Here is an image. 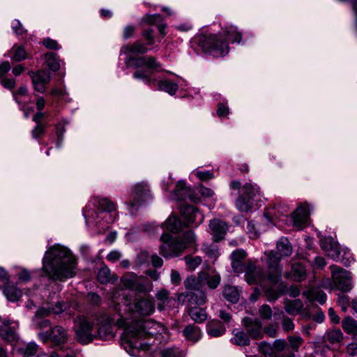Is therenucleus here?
Wrapping results in <instances>:
<instances>
[{"label": "nucleus", "mask_w": 357, "mask_h": 357, "mask_svg": "<svg viewBox=\"0 0 357 357\" xmlns=\"http://www.w3.org/2000/svg\"><path fill=\"white\" fill-rule=\"evenodd\" d=\"M42 269L44 275L63 280L75 275L76 260L68 249L53 247L45 253Z\"/></svg>", "instance_id": "f257e3e1"}, {"label": "nucleus", "mask_w": 357, "mask_h": 357, "mask_svg": "<svg viewBox=\"0 0 357 357\" xmlns=\"http://www.w3.org/2000/svg\"><path fill=\"white\" fill-rule=\"evenodd\" d=\"M125 327L122 344L131 355H135V350L139 348L145 349L141 340L156 336L165 331L162 325L151 319L126 321Z\"/></svg>", "instance_id": "f03ea898"}, {"label": "nucleus", "mask_w": 357, "mask_h": 357, "mask_svg": "<svg viewBox=\"0 0 357 357\" xmlns=\"http://www.w3.org/2000/svg\"><path fill=\"white\" fill-rule=\"evenodd\" d=\"M160 240L162 245L160 247V253L165 258L179 256L186 248L196 244V236L190 230L174 238L168 234H163Z\"/></svg>", "instance_id": "7ed1b4c3"}, {"label": "nucleus", "mask_w": 357, "mask_h": 357, "mask_svg": "<svg viewBox=\"0 0 357 357\" xmlns=\"http://www.w3.org/2000/svg\"><path fill=\"white\" fill-rule=\"evenodd\" d=\"M245 280L249 284H259L266 292L269 300H276L282 292L274 291L268 287V275H265L263 268L256 261L249 260L243 269Z\"/></svg>", "instance_id": "20e7f679"}, {"label": "nucleus", "mask_w": 357, "mask_h": 357, "mask_svg": "<svg viewBox=\"0 0 357 357\" xmlns=\"http://www.w3.org/2000/svg\"><path fill=\"white\" fill-rule=\"evenodd\" d=\"M223 36L216 34H201L197 37V43L206 53L214 56H223L229 52L227 41L222 40Z\"/></svg>", "instance_id": "39448f33"}, {"label": "nucleus", "mask_w": 357, "mask_h": 357, "mask_svg": "<svg viewBox=\"0 0 357 357\" xmlns=\"http://www.w3.org/2000/svg\"><path fill=\"white\" fill-rule=\"evenodd\" d=\"M259 195V188L256 184L246 183L236 201V207L241 212L249 211L252 207V200Z\"/></svg>", "instance_id": "423d86ee"}, {"label": "nucleus", "mask_w": 357, "mask_h": 357, "mask_svg": "<svg viewBox=\"0 0 357 357\" xmlns=\"http://www.w3.org/2000/svg\"><path fill=\"white\" fill-rule=\"evenodd\" d=\"M332 279L336 289L342 292L349 291L352 289L350 273L337 266H331Z\"/></svg>", "instance_id": "0eeeda50"}, {"label": "nucleus", "mask_w": 357, "mask_h": 357, "mask_svg": "<svg viewBox=\"0 0 357 357\" xmlns=\"http://www.w3.org/2000/svg\"><path fill=\"white\" fill-rule=\"evenodd\" d=\"M265 255L267 256L268 280L270 284L275 285L281 279L282 269L280 266V261L282 257L273 251L265 253Z\"/></svg>", "instance_id": "6e6552de"}, {"label": "nucleus", "mask_w": 357, "mask_h": 357, "mask_svg": "<svg viewBox=\"0 0 357 357\" xmlns=\"http://www.w3.org/2000/svg\"><path fill=\"white\" fill-rule=\"evenodd\" d=\"M125 63L128 68H139L145 66L149 69H157L160 67V64L157 62L155 59L150 56L133 57L131 55H128Z\"/></svg>", "instance_id": "1a4fd4ad"}, {"label": "nucleus", "mask_w": 357, "mask_h": 357, "mask_svg": "<svg viewBox=\"0 0 357 357\" xmlns=\"http://www.w3.org/2000/svg\"><path fill=\"white\" fill-rule=\"evenodd\" d=\"M130 196L132 199V206L141 204L150 199V189L146 183H139L132 188Z\"/></svg>", "instance_id": "9d476101"}, {"label": "nucleus", "mask_w": 357, "mask_h": 357, "mask_svg": "<svg viewBox=\"0 0 357 357\" xmlns=\"http://www.w3.org/2000/svg\"><path fill=\"white\" fill-rule=\"evenodd\" d=\"M135 310L141 315H150L155 311V304L149 295L137 296L134 301Z\"/></svg>", "instance_id": "9b49d317"}, {"label": "nucleus", "mask_w": 357, "mask_h": 357, "mask_svg": "<svg viewBox=\"0 0 357 357\" xmlns=\"http://www.w3.org/2000/svg\"><path fill=\"white\" fill-rule=\"evenodd\" d=\"M92 331L93 325L87 319H82L76 331L78 340L82 344L91 342L94 337H96V334H93Z\"/></svg>", "instance_id": "f8f14e48"}, {"label": "nucleus", "mask_w": 357, "mask_h": 357, "mask_svg": "<svg viewBox=\"0 0 357 357\" xmlns=\"http://www.w3.org/2000/svg\"><path fill=\"white\" fill-rule=\"evenodd\" d=\"M29 75L35 91L39 93H44L45 85L49 83L51 79L50 73L47 70H41L36 73L30 72Z\"/></svg>", "instance_id": "ddd939ff"}, {"label": "nucleus", "mask_w": 357, "mask_h": 357, "mask_svg": "<svg viewBox=\"0 0 357 357\" xmlns=\"http://www.w3.org/2000/svg\"><path fill=\"white\" fill-rule=\"evenodd\" d=\"M113 320L107 314H103L98 319V328L96 337L100 339L107 340L113 337L112 324Z\"/></svg>", "instance_id": "4468645a"}, {"label": "nucleus", "mask_w": 357, "mask_h": 357, "mask_svg": "<svg viewBox=\"0 0 357 357\" xmlns=\"http://www.w3.org/2000/svg\"><path fill=\"white\" fill-rule=\"evenodd\" d=\"M244 326L247 333L253 339H261L263 337L262 324L257 319L245 318L243 319Z\"/></svg>", "instance_id": "2eb2a0df"}, {"label": "nucleus", "mask_w": 357, "mask_h": 357, "mask_svg": "<svg viewBox=\"0 0 357 357\" xmlns=\"http://www.w3.org/2000/svg\"><path fill=\"white\" fill-rule=\"evenodd\" d=\"M182 213L188 226L197 227L203 221V215L192 206H186Z\"/></svg>", "instance_id": "dca6fc26"}, {"label": "nucleus", "mask_w": 357, "mask_h": 357, "mask_svg": "<svg viewBox=\"0 0 357 357\" xmlns=\"http://www.w3.org/2000/svg\"><path fill=\"white\" fill-rule=\"evenodd\" d=\"M209 227L215 241H219L222 239L228 229L227 223L219 219L211 220Z\"/></svg>", "instance_id": "f3484780"}, {"label": "nucleus", "mask_w": 357, "mask_h": 357, "mask_svg": "<svg viewBox=\"0 0 357 357\" xmlns=\"http://www.w3.org/2000/svg\"><path fill=\"white\" fill-rule=\"evenodd\" d=\"M11 321L9 319L4 320L0 325V337L9 342H14L17 340L16 328L10 326Z\"/></svg>", "instance_id": "a211bd4d"}, {"label": "nucleus", "mask_w": 357, "mask_h": 357, "mask_svg": "<svg viewBox=\"0 0 357 357\" xmlns=\"http://www.w3.org/2000/svg\"><path fill=\"white\" fill-rule=\"evenodd\" d=\"M310 212L307 207L301 206L293 213L294 225L299 229L304 227L308 222Z\"/></svg>", "instance_id": "6ab92c4d"}, {"label": "nucleus", "mask_w": 357, "mask_h": 357, "mask_svg": "<svg viewBox=\"0 0 357 357\" xmlns=\"http://www.w3.org/2000/svg\"><path fill=\"white\" fill-rule=\"evenodd\" d=\"M245 257L246 252L243 250H236L232 252L231 255V267L234 273H241L243 272L245 265H243L242 261Z\"/></svg>", "instance_id": "aec40b11"}, {"label": "nucleus", "mask_w": 357, "mask_h": 357, "mask_svg": "<svg viewBox=\"0 0 357 357\" xmlns=\"http://www.w3.org/2000/svg\"><path fill=\"white\" fill-rule=\"evenodd\" d=\"M68 340V333L65 328L60 326H56L50 330V341L55 345L65 343Z\"/></svg>", "instance_id": "412c9836"}, {"label": "nucleus", "mask_w": 357, "mask_h": 357, "mask_svg": "<svg viewBox=\"0 0 357 357\" xmlns=\"http://www.w3.org/2000/svg\"><path fill=\"white\" fill-rule=\"evenodd\" d=\"M149 49L145 44L137 41L132 44L123 45L121 49V52L128 55L130 54H144L148 52Z\"/></svg>", "instance_id": "4be33fe9"}, {"label": "nucleus", "mask_w": 357, "mask_h": 357, "mask_svg": "<svg viewBox=\"0 0 357 357\" xmlns=\"http://www.w3.org/2000/svg\"><path fill=\"white\" fill-rule=\"evenodd\" d=\"M284 276L286 278H291L296 282H301L305 278L306 271L301 264H294L291 266V272L286 273Z\"/></svg>", "instance_id": "5701e85b"}, {"label": "nucleus", "mask_w": 357, "mask_h": 357, "mask_svg": "<svg viewBox=\"0 0 357 357\" xmlns=\"http://www.w3.org/2000/svg\"><path fill=\"white\" fill-rule=\"evenodd\" d=\"M155 299L160 311L165 310L172 301L169 291L165 289H161L155 294Z\"/></svg>", "instance_id": "b1692460"}, {"label": "nucleus", "mask_w": 357, "mask_h": 357, "mask_svg": "<svg viewBox=\"0 0 357 357\" xmlns=\"http://www.w3.org/2000/svg\"><path fill=\"white\" fill-rule=\"evenodd\" d=\"M183 335L187 340L196 342L201 338L202 333L198 326L190 324L184 328Z\"/></svg>", "instance_id": "393cba45"}, {"label": "nucleus", "mask_w": 357, "mask_h": 357, "mask_svg": "<svg viewBox=\"0 0 357 357\" xmlns=\"http://www.w3.org/2000/svg\"><path fill=\"white\" fill-rule=\"evenodd\" d=\"M276 253L280 257H289L292 253V247L287 238H281L276 245Z\"/></svg>", "instance_id": "a878e982"}, {"label": "nucleus", "mask_w": 357, "mask_h": 357, "mask_svg": "<svg viewBox=\"0 0 357 357\" xmlns=\"http://www.w3.org/2000/svg\"><path fill=\"white\" fill-rule=\"evenodd\" d=\"M93 204L102 211L112 212L116 209V204L108 198L95 197Z\"/></svg>", "instance_id": "bb28decb"}, {"label": "nucleus", "mask_w": 357, "mask_h": 357, "mask_svg": "<svg viewBox=\"0 0 357 357\" xmlns=\"http://www.w3.org/2000/svg\"><path fill=\"white\" fill-rule=\"evenodd\" d=\"M199 278L203 284L206 283L210 289H215L219 285L221 279L220 275L218 273H199Z\"/></svg>", "instance_id": "cd10ccee"}, {"label": "nucleus", "mask_w": 357, "mask_h": 357, "mask_svg": "<svg viewBox=\"0 0 357 357\" xmlns=\"http://www.w3.org/2000/svg\"><path fill=\"white\" fill-rule=\"evenodd\" d=\"M303 307V303L299 299L286 300L284 301V309L286 312L291 315H296L302 310Z\"/></svg>", "instance_id": "c85d7f7f"}, {"label": "nucleus", "mask_w": 357, "mask_h": 357, "mask_svg": "<svg viewBox=\"0 0 357 357\" xmlns=\"http://www.w3.org/2000/svg\"><path fill=\"white\" fill-rule=\"evenodd\" d=\"M303 295L306 297L310 301H317L320 304H324L326 302V294L317 289H310L307 291H304Z\"/></svg>", "instance_id": "c756f323"}, {"label": "nucleus", "mask_w": 357, "mask_h": 357, "mask_svg": "<svg viewBox=\"0 0 357 357\" xmlns=\"http://www.w3.org/2000/svg\"><path fill=\"white\" fill-rule=\"evenodd\" d=\"M158 89L174 96L178 91V86L176 83L172 82L170 80L163 79L158 82Z\"/></svg>", "instance_id": "7c9ffc66"}, {"label": "nucleus", "mask_w": 357, "mask_h": 357, "mask_svg": "<svg viewBox=\"0 0 357 357\" xmlns=\"http://www.w3.org/2000/svg\"><path fill=\"white\" fill-rule=\"evenodd\" d=\"M189 189L186 187L185 182L179 181L176 183V188L172 192V197L176 200H184L186 198Z\"/></svg>", "instance_id": "2f4dec72"}, {"label": "nucleus", "mask_w": 357, "mask_h": 357, "mask_svg": "<svg viewBox=\"0 0 357 357\" xmlns=\"http://www.w3.org/2000/svg\"><path fill=\"white\" fill-rule=\"evenodd\" d=\"M163 227L173 233H177L181 228V222L178 217L170 215L162 225Z\"/></svg>", "instance_id": "473e14b6"}, {"label": "nucleus", "mask_w": 357, "mask_h": 357, "mask_svg": "<svg viewBox=\"0 0 357 357\" xmlns=\"http://www.w3.org/2000/svg\"><path fill=\"white\" fill-rule=\"evenodd\" d=\"M3 294L8 300L14 302L19 300L22 296V291L13 284H8L3 289Z\"/></svg>", "instance_id": "72a5a7b5"}, {"label": "nucleus", "mask_w": 357, "mask_h": 357, "mask_svg": "<svg viewBox=\"0 0 357 357\" xmlns=\"http://www.w3.org/2000/svg\"><path fill=\"white\" fill-rule=\"evenodd\" d=\"M188 314L191 319L197 323H202L207 319L206 310L202 307H191L189 310Z\"/></svg>", "instance_id": "f704fd0d"}, {"label": "nucleus", "mask_w": 357, "mask_h": 357, "mask_svg": "<svg viewBox=\"0 0 357 357\" xmlns=\"http://www.w3.org/2000/svg\"><path fill=\"white\" fill-rule=\"evenodd\" d=\"M44 56L45 62L50 70L54 72L59 70L61 61L56 54L54 52H48L45 54Z\"/></svg>", "instance_id": "c9c22d12"}, {"label": "nucleus", "mask_w": 357, "mask_h": 357, "mask_svg": "<svg viewBox=\"0 0 357 357\" xmlns=\"http://www.w3.org/2000/svg\"><path fill=\"white\" fill-rule=\"evenodd\" d=\"M223 295L229 302L236 303L239 299V292L236 287L227 285L224 288Z\"/></svg>", "instance_id": "e433bc0d"}, {"label": "nucleus", "mask_w": 357, "mask_h": 357, "mask_svg": "<svg viewBox=\"0 0 357 357\" xmlns=\"http://www.w3.org/2000/svg\"><path fill=\"white\" fill-rule=\"evenodd\" d=\"M224 32L225 35L227 36L232 43H241L242 35L241 33L238 31L237 27L233 25H229L225 27Z\"/></svg>", "instance_id": "4c0bfd02"}, {"label": "nucleus", "mask_w": 357, "mask_h": 357, "mask_svg": "<svg viewBox=\"0 0 357 357\" xmlns=\"http://www.w3.org/2000/svg\"><path fill=\"white\" fill-rule=\"evenodd\" d=\"M203 282L200 280L199 275L198 278H196L195 275H190L184 280V285L189 290H199Z\"/></svg>", "instance_id": "58836bf2"}, {"label": "nucleus", "mask_w": 357, "mask_h": 357, "mask_svg": "<svg viewBox=\"0 0 357 357\" xmlns=\"http://www.w3.org/2000/svg\"><path fill=\"white\" fill-rule=\"evenodd\" d=\"M234 337L232 341L238 346H247L250 344L248 335L243 331H234Z\"/></svg>", "instance_id": "ea45409f"}, {"label": "nucleus", "mask_w": 357, "mask_h": 357, "mask_svg": "<svg viewBox=\"0 0 357 357\" xmlns=\"http://www.w3.org/2000/svg\"><path fill=\"white\" fill-rule=\"evenodd\" d=\"M342 328L349 334L357 335V321L350 317L342 321Z\"/></svg>", "instance_id": "a19ab883"}, {"label": "nucleus", "mask_w": 357, "mask_h": 357, "mask_svg": "<svg viewBox=\"0 0 357 357\" xmlns=\"http://www.w3.org/2000/svg\"><path fill=\"white\" fill-rule=\"evenodd\" d=\"M183 259L185 260L188 269L190 271H195L202 261V257L199 256L192 257L187 255Z\"/></svg>", "instance_id": "79ce46f5"}, {"label": "nucleus", "mask_w": 357, "mask_h": 357, "mask_svg": "<svg viewBox=\"0 0 357 357\" xmlns=\"http://www.w3.org/2000/svg\"><path fill=\"white\" fill-rule=\"evenodd\" d=\"M12 59L15 61H21L26 59L25 50L21 46L15 45L11 49Z\"/></svg>", "instance_id": "37998d69"}, {"label": "nucleus", "mask_w": 357, "mask_h": 357, "mask_svg": "<svg viewBox=\"0 0 357 357\" xmlns=\"http://www.w3.org/2000/svg\"><path fill=\"white\" fill-rule=\"evenodd\" d=\"M343 339V334L340 329H334L328 332L327 340L331 344L340 343Z\"/></svg>", "instance_id": "c03bdc74"}, {"label": "nucleus", "mask_w": 357, "mask_h": 357, "mask_svg": "<svg viewBox=\"0 0 357 357\" xmlns=\"http://www.w3.org/2000/svg\"><path fill=\"white\" fill-rule=\"evenodd\" d=\"M98 280L102 284H107L112 280L111 271L108 267L103 266L100 269Z\"/></svg>", "instance_id": "a18cd8bd"}, {"label": "nucleus", "mask_w": 357, "mask_h": 357, "mask_svg": "<svg viewBox=\"0 0 357 357\" xmlns=\"http://www.w3.org/2000/svg\"><path fill=\"white\" fill-rule=\"evenodd\" d=\"M27 91L28 90L26 86H22L19 88L17 91L13 93V96L15 101L17 102L19 105L21 106V109H24V107H25V104L23 102L22 97L26 96Z\"/></svg>", "instance_id": "49530a36"}, {"label": "nucleus", "mask_w": 357, "mask_h": 357, "mask_svg": "<svg viewBox=\"0 0 357 357\" xmlns=\"http://www.w3.org/2000/svg\"><path fill=\"white\" fill-rule=\"evenodd\" d=\"M143 21L148 24L157 26L163 21V19L159 14L146 15L143 17Z\"/></svg>", "instance_id": "de8ad7c7"}, {"label": "nucleus", "mask_w": 357, "mask_h": 357, "mask_svg": "<svg viewBox=\"0 0 357 357\" xmlns=\"http://www.w3.org/2000/svg\"><path fill=\"white\" fill-rule=\"evenodd\" d=\"M137 277L136 275H126L121 278V282L126 288L132 290Z\"/></svg>", "instance_id": "09e8293b"}, {"label": "nucleus", "mask_w": 357, "mask_h": 357, "mask_svg": "<svg viewBox=\"0 0 357 357\" xmlns=\"http://www.w3.org/2000/svg\"><path fill=\"white\" fill-rule=\"evenodd\" d=\"M133 77L135 79H143L146 84L151 85L154 80H153L148 73L145 70H137L133 74Z\"/></svg>", "instance_id": "8fccbe9b"}, {"label": "nucleus", "mask_w": 357, "mask_h": 357, "mask_svg": "<svg viewBox=\"0 0 357 357\" xmlns=\"http://www.w3.org/2000/svg\"><path fill=\"white\" fill-rule=\"evenodd\" d=\"M204 252L211 258L216 259L219 255L218 246L215 244L204 245Z\"/></svg>", "instance_id": "3c124183"}, {"label": "nucleus", "mask_w": 357, "mask_h": 357, "mask_svg": "<svg viewBox=\"0 0 357 357\" xmlns=\"http://www.w3.org/2000/svg\"><path fill=\"white\" fill-rule=\"evenodd\" d=\"M336 244L337 243L331 237H325L320 240V245L326 252Z\"/></svg>", "instance_id": "603ef678"}, {"label": "nucleus", "mask_w": 357, "mask_h": 357, "mask_svg": "<svg viewBox=\"0 0 357 357\" xmlns=\"http://www.w3.org/2000/svg\"><path fill=\"white\" fill-rule=\"evenodd\" d=\"M38 349V346L34 342L29 343L24 350V355L25 357H31L34 356Z\"/></svg>", "instance_id": "864d4df0"}, {"label": "nucleus", "mask_w": 357, "mask_h": 357, "mask_svg": "<svg viewBox=\"0 0 357 357\" xmlns=\"http://www.w3.org/2000/svg\"><path fill=\"white\" fill-rule=\"evenodd\" d=\"M288 340L289 342L290 347L294 349L297 351L299 347L303 342V340L301 336H289Z\"/></svg>", "instance_id": "5fc2aeb1"}, {"label": "nucleus", "mask_w": 357, "mask_h": 357, "mask_svg": "<svg viewBox=\"0 0 357 357\" xmlns=\"http://www.w3.org/2000/svg\"><path fill=\"white\" fill-rule=\"evenodd\" d=\"M132 290L141 293L149 291V289L146 285L145 284L144 278L142 277H137V279L135 284V287H133Z\"/></svg>", "instance_id": "6e6d98bb"}, {"label": "nucleus", "mask_w": 357, "mask_h": 357, "mask_svg": "<svg viewBox=\"0 0 357 357\" xmlns=\"http://www.w3.org/2000/svg\"><path fill=\"white\" fill-rule=\"evenodd\" d=\"M66 132L65 125L63 123H59L56 126V135L57 136V146H60L63 139V135Z\"/></svg>", "instance_id": "4d7b16f0"}, {"label": "nucleus", "mask_w": 357, "mask_h": 357, "mask_svg": "<svg viewBox=\"0 0 357 357\" xmlns=\"http://www.w3.org/2000/svg\"><path fill=\"white\" fill-rule=\"evenodd\" d=\"M142 36L146 40L147 45H152L155 43V40L153 37V30L151 29H149L142 32Z\"/></svg>", "instance_id": "13d9d810"}, {"label": "nucleus", "mask_w": 357, "mask_h": 357, "mask_svg": "<svg viewBox=\"0 0 357 357\" xmlns=\"http://www.w3.org/2000/svg\"><path fill=\"white\" fill-rule=\"evenodd\" d=\"M260 316L265 319H269L272 316L271 308L268 305H263L259 310Z\"/></svg>", "instance_id": "bf43d9fd"}, {"label": "nucleus", "mask_w": 357, "mask_h": 357, "mask_svg": "<svg viewBox=\"0 0 357 357\" xmlns=\"http://www.w3.org/2000/svg\"><path fill=\"white\" fill-rule=\"evenodd\" d=\"M43 44L45 47L51 50H59L60 48V46L56 40L49 38L44 39Z\"/></svg>", "instance_id": "052dcab7"}, {"label": "nucleus", "mask_w": 357, "mask_h": 357, "mask_svg": "<svg viewBox=\"0 0 357 357\" xmlns=\"http://www.w3.org/2000/svg\"><path fill=\"white\" fill-rule=\"evenodd\" d=\"M326 253L329 257L335 260L337 259L340 254L339 244L333 245V248H331L329 250H328Z\"/></svg>", "instance_id": "680f3d73"}, {"label": "nucleus", "mask_w": 357, "mask_h": 357, "mask_svg": "<svg viewBox=\"0 0 357 357\" xmlns=\"http://www.w3.org/2000/svg\"><path fill=\"white\" fill-rule=\"evenodd\" d=\"M45 132V127L43 124H36L31 132L32 137L35 139L39 138Z\"/></svg>", "instance_id": "e2e57ef3"}, {"label": "nucleus", "mask_w": 357, "mask_h": 357, "mask_svg": "<svg viewBox=\"0 0 357 357\" xmlns=\"http://www.w3.org/2000/svg\"><path fill=\"white\" fill-rule=\"evenodd\" d=\"M282 326L284 331L289 332L294 328V324L290 318L285 317L282 320Z\"/></svg>", "instance_id": "0e129e2a"}, {"label": "nucleus", "mask_w": 357, "mask_h": 357, "mask_svg": "<svg viewBox=\"0 0 357 357\" xmlns=\"http://www.w3.org/2000/svg\"><path fill=\"white\" fill-rule=\"evenodd\" d=\"M259 349L264 355H270L273 351L271 345L266 342H261L259 344Z\"/></svg>", "instance_id": "69168bd1"}, {"label": "nucleus", "mask_w": 357, "mask_h": 357, "mask_svg": "<svg viewBox=\"0 0 357 357\" xmlns=\"http://www.w3.org/2000/svg\"><path fill=\"white\" fill-rule=\"evenodd\" d=\"M195 175L202 181H208L213 177V174L208 171H197Z\"/></svg>", "instance_id": "338daca9"}, {"label": "nucleus", "mask_w": 357, "mask_h": 357, "mask_svg": "<svg viewBox=\"0 0 357 357\" xmlns=\"http://www.w3.org/2000/svg\"><path fill=\"white\" fill-rule=\"evenodd\" d=\"M217 114L220 117H224L229 114V108L223 103H219L218 105Z\"/></svg>", "instance_id": "774afa93"}]
</instances>
